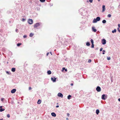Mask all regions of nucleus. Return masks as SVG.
Returning <instances> with one entry per match:
<instances>
[{
  "label": "nucleus",
  "instance_id": "obj_1",
  "mask_svg": "<svg viewBox=\"0 0 120 120\" xmlns=\"http://www.w3.org/2000/svg\"><path fill=\"white\" fill-rule=\"evenodd\" d=\"M107 96L106 94H104L102 95L101 98L102 99L105 100L107 99Z\"/></svg>",
  "mask_w": 120,
  "mask_h": 120
},
{
  "label": "nucleus",
  "instance_id": "obj_2",
  "mask_svg": "<svg viewBox=\"0 0 120 120\" xmlns=\"http://www.w3.org/2000/svg\"><path fill=\"white\" fill-rule=\"evenodd\" d=\"M96 90L98 92H100L101 91V88L99 86H97L96 88Z\"/></svg>",
  "mask_w": 120,
  "mask_h": 120
},
{
  "label": "nucleus",
  "instance_id": "obj_3",
  "mask_svg": "<svg viewBox=\"0 0 120 120\" xmlns=\"http://www.w3.org/2000/svg\"><path fill=\"white\" fill-rule=\"evenodd\" d=\"M28 22L30 24H32L33 23V21L31 19H28Z\"/></svg>",
  "mask_w": 120,
  "mask_h": 120
},
{
  "label": "nucleus",
  "instance_id": "obj_4",
  "mask_svg": "<svg viewBox=\"0 0 120 120\" xmlns=\"http://www.w3.org/2000/svg\"><path fill=\"white\" fill-rule=\"evenodd\" d=\"M56 78H55L54 77H51V80L53 82H56Z\"/></svg>",
  "mask_w": 120,
  "mask_h": 120
},
{
  "label": "nucleus",
  "instance_id": "obj_5",
  "mask_svg": "<svg viewBox=\"0 0 120 120\" xmlns=\"http://www.w3.org/2000/svg\"><path fill=\"white\" fill-rule=\"evenodd\" d=\"M106 43V40L105 39H103L102 40L101 43L103 45H105Z\"/></svg>",
  "mask_w": 120,
  "mask_h": 120
},
{
  "label": "nucleus",
  "instance_id": "obj_6",
  "mask_svg": "<svg viewBox=\"0 0 120 120\" xmlns=\"http://www.w3.org/2000/svg\"><path fill=\"white\" fill-rule=\"evenodd\" d=\"M40 25V23L39 22H37L34 25V28L38 27Z\"/></svg>",
  "mask_w": 120,
  "mask_h": 120
},
{
  "label": "nucleus",
  "instance_id": "obj_7",
  "mask_svg": "<svg viewBox=\"0 0 120 120\" xmlns=\"http://www.w3.org/2000/svg\"><path fill=\"white\" fill-rule=\"evenodd\" d=\"M102 12H104L105 10V6L103 5L102 6Z\"/></svg>",
  "mask_w": 120,
  "mask_h": 120
},
{
  "label": "nucleus",
  "instance_id": "obj_8",
  "mask_svg": "<svg viewBox=\"0 0 120 120\" xmlns=\"http://www.w3.org/2000/svg\"><path fill=\"white\" fill-rule=\"evenodd\" d=\"M58 96L61 98H62L63 97V94L61 93H59L58 94Z\"/></svg>",
  "mask_w": 120,
  "mask_h": 120
},
{
  "label": "nucleus",
  "instance_id": "obj_9",
  "mask_svg": "<svg viewBox=\"0 0 120 120\" xmlns=\"http://www.w3.org/2000/svg\"><path fill=\"white\" fill-rule=\"evenodd\" d=\"M16 89H14L11 90V92L12 93H14L16 92Z\"/></svg>",
  "mask_w": 120,
  "mask_h": 120
},
{
  "label": "nucleus",
  "instance_id": "obj_10",
  "mask_svg": "<svg viewBox=\"0 0 120 120\" xmlns=\"http://www.w3.org/2000/svg\"><path fill=\"white\" fill-rule=\"evenodd\" d=\"M2 106H0V112H2L5 110V109L3 108H2Z\"/></svg>",
  "mask_w": 120,
  "mask_h": 120
},
{
  "label": "nucleus",
  "instance_id": "obj_11",
  "mask_svg": "<svg viewBox=\"0 0 120 120\" xmlns=\"http://www.w3.org/2000/svg\"><path fill=\"white\" fill-rule=\"evenodd\" d=\"M92 31L94 32H96L97 31L96 29L95 28V27H92Z\"/></svg>",
  "mask_w": 120,
  "mask_h": 120
},
{
  "label": "nucleus",
  "instance_id": "obj_12",
  "mask_svg": "<svg viewBox=\"0 0 120 120\" xmlns=\"http://www.w3.org/2000/svg\"><path fill=\"white\" fill-rule=\"evenodd\" d=\"M51 115L52 116L54 117H55L56 116V114L54 112H52L51 113Z\"/></svg>",
  "mask_w": 120,
  "mask_h": 120
},
{
  "label": "nucleus",
  "instance_id": "obj_13",
  "mask_svg": "<svg viewBox=\"0 0 120 120\" xmlns=\"http://www.w3.org/2000/svg\"><path fill=\"white\" fill-rule=\"evenodd\" d=\"M96 19L97 21H99L100 20V17H97Z\"/></svg>",
  "mask_w": 120,
  "mask_h": 120
},
{
  "label": "nucleus",
  "instance_id": "obj_14",
  "mask_svg": "<svg viewBox=\"0 0 120 120\" xmlns=\"http://www.w3.org/2000/svg\"><path fill=\"white\" fill-rule=\"evenodd\" d=\"M96 113L98 115L99 113V110L98 109H97L96 110Z\"/></svg>",
  "mask_w": 120,
  "mask_h": 120
},
{
  "label": "nucleus",
  "instance_id": "obj_15",
  "mask_svg": "<svg viewBox=\"0 0 120 120\" xmlns=\"http://www.w3.org/2000/svg\"><path fill=\"white\" fill-rule=\"evenodd\" d=\"M71 96L70 95H69L67 97V98L68 99H71Z\"/></svg>",
  "mask_w": 120,
  "mask_h": 120
},
{
  "label": "nucleus",
  "instance_id": "obj_16",
  "mask_svg": "<svg viewBox=\"0 0 120 120\" xmlns=\"http://www.w3.org/2000/svg\"><path fill=\"white\" fill-rule=\"evenodd\" d=\"M11 70L13 72H15V68H12L11 69Z\"/></svg>",
  "mask_w": 120,
  "mask_h": 120
},
{
  "label": "nucleus",
  "instance_id": "obj_17",
  "mask_svg": "<svg viewBox=\"0 0 120 120\" xmlns=\"http://www.w3.org/2000/svg\"><path fill=\"white\" fill-rule=\"evenodd\" d=\"M41 102V100L40 99H39L37 102V103L38 104H40Z\"/></svg>",
  "mask_w": 120,
  "mask_h": 120
},
{
  "label": "nucleus",
  "instance_id": "obj_18",
  "mask_svg": "<svg viewBox=\"0 0 120 120\" xmlns=\"http://www.w3.org/2000/svg\"><path fill=\"white\" fill-rule=\"evenodd\" d=\"M47 73L49 75H50L51 74V71L50 70L48 71H47Z\"/></svg>",
  "mask_w": 120,
  "mask_h": 120
},
{
  "label": "nucleus",
  "instance_id": "obj_19",
  "mask_svg": "<svg viewBox=\"0 0 120 120\" xmlns=\"http://www.w3.org/2000/svg\"><path fill=\"white\" fill-rule=\"evenodd\" d=\"M96 19H94L93 21V23H96V22H97V20Z\"/></svg>",
  "mask_w": 120,
  "mask_h": 120
},
{
  "label": "nucleus",
  "instance_id": "obj_20",
  "mask_svg": "<svg viewBox=\"0 0 120 120\" xmlns=\"http://www.w3.org/2000/svg\"><path fill=\"white\" fill-rule=\"evenodd\" d=\"M90 43L89 42H87L86 43V45L88 46H89L90 45Z\"/></svg>",
  "mask_w": 120,
  "mask_h": 120
},
{
  "label": "nucleus",
  "instance_id": "obj_21",
  "mask_svg": "<svg viewBox=\"0 0 120 120\" xmlns=\"http://www.w3.org/2000/svg\"><path fill=\"white\" fill-rule=\"evenodd\" d=\"M116 31V29H114V30H112V33H115Z\"/></svg>",
  "mask_w": 120,
  "mask_h": 120
},
{
  "label": "nucleus",
  "instance_id": "obj_22",
  "mask_svg": "<svg viewBox=\"0 0 120 120\" xmlns=\"http://www.w3.org/2000/svg\"><path fill=\"white\" fill-rule=\"evenodd\" d=\"M106 21L105 20H103L102 21V23L104 24H105L106 22Z\"/></svg>",
  "mask_w": 120,
  "mask_h": 120
},
{
  "label": "nucleus",
  "instance_id": "obj_23",
  "mask_svg": "<svg viewBox=\"0 0 120 120\" xmlns=\"http://www.w3.org/2000/svg\"><path fill=\"white\" fill-rule=\"evenodd\" d=\"M34 35V34L32 33H31L30 34V37H31L33 36Z\"/></svg>",
  "mask_w": 120,
  "mask_h": 120
},
{
  "label": "nucleus",
  "instance_id": "obj_24",
  "mask_svg": "<svg viewBox=\"0 0 120 120\" xmlns=\"http://www.w3.org/2000/svg\"><path fill=\"white\" fill-rule=\"evenodd\" d=\"M21 44H22L21 43H18L17 44V45L18 46H19L21 45Z\"/></svg>",
  "mask_w": 120,
  "mask_h": 120
},
{
  "label": "nucleus",
  "instance_id": "obj_25",
  "mask_svg": "<svg viewBox=\"0 0 120 120\" xmlns=\"http://www.w3.org/2000/svg\"><path fill=\"white\" fill-rule=\"evenodd\" d=\"M111 16V15L110 14H109L107 15V17H108L110 18Z\"/></svg>",
  "mask_w": 120,
  "mask_h": 120
},
{
  "label": "nucleus",
  "instance_id": "obj_26",
  "mask_svg": "<svg viewBox=\"0 0 120 120\" xmlns=\"http://www.w3.org/2000/svg\"><path fill=\"white\" fill-rule=\"evenodd\" d=\"M90 41H91V42L92 43V44H94V41H93V40L91 39V40H90Z\"/></svg>",
  "mask_w": 120,
  "mask_h": 120
},
{
  "label": "nucleus",
  "instance_id": "obj_27",
  "mask_svg": "<svg viewBox=\"0 0 120 120\" xmlns=\"http://www.w3.org/2000/svg\"><path fill=\"white\" fill-rule=\"evenodd\" d=\"M107 59L108 60H109L111 59V58L110 57H107Z\"/></svg>",
  "mask_w": 120,
  "mask_h": 120
},
{
  "label": "nucleus",
  "instance_id": "obj_28",
  "mask_svg": "<svg viewBox=\"0 0 120 120\" xmlns=\"http://www.w3.org/2000/svg\"><path fill=\"white\" fill-rule=\"evenodd\" d=\"M94 44H92L91 47L92 48H94Z\"/></svg>",
  "mask_w": 120,
  "mask_h": 120
},
{
  "label": "nucleus",
  "instance_id": "obj_29",
  "mask_svg": "<svg viewBox=\"0 0 120 120\" xmlns=\"http://www.w3.org/2000/svg\"><path fill=\"white\" fill-rule=\"evenodd\" d=\"M105 50H103L102 51V54H105Z\"/></svg>",
  "mask_w": 120,
  "mask_h": 120
},
{
  "label": "nucleus",
  "instance_id": "obj_30",
  "mask_svg": "<svg viewBox=\"0 0 120 120\" xmlns=\"http://www.w3.org/2000/svg\"><path fill=\"white\" fill-rule=\"evenodd\" d=\"M27 37V35H24L23 36V38H26Z\"/></svg>",
  "mask_w": 120,
  "mask_h": 120
},
{
  "label": "nucleus",
  "instance_id": "obj_31",
  "mask_svg": "<svg viewBox=\"0 0 120 120\" xmlns=\"http://www.w3.org/2000/svg\"><path fill=\"white\" fill-rule=\"evenodd\" d=\"M4 100V98H1V100L2 101H3V100Z\"/></svg>",
  "mask_w": 120,
  "mask_h": 120
},
{
  "label": "nucleus",
  "instance_id": "obj_32",
  "mask_svg": "<svg viewBox=\"0 0 120 120\" xmlns=\"http://www.w3.org/2000/svg\"><path fill=\"white\" fill-rule=\"evenodd\" d=\"M26 20V19H24V18H22V21L23 22H24Z\"/></svg>",
  "mask_w": 120,
  "mask_h": 120
},
{
  "label": "nucleus",
  "instance_id": "obj_33",
  "mask_svg": "<svg viewBox=\"0 0 120 120\" xmlns=\"http://www.w3.org/2000/svg\"><path fill=\"white\" fill-rule=\"evenodd\" d=\"M89 1L90 2V3H92V1H93V0H87V2H89Z\"/></svg>",
  "mask_w": 120,
  "mask_h": 120
},
{
  "label": "nucleus",
  "instance_id": "obj_34",
  "mask_svg": "<svg viewBox=\"0 0 120 120\" xmlns=\"http://www.w3.org/2000/svg\"><path fill=\"white\" fill-rule=\"evenodd\" d=\"M7 117H8V118H9L10 117V115H9V114H8L7 115Z\"/></svg>",
  "mask_w": 120,
  "mask_h": 120
},
{
  "label": "nucleus",
  "instance_id": "obj_35",
  "mask_svg": "<svg viewBox=\"0 0 120 120\" xmlns=\"http://www.w3.org/2000/svg\"><path fill=\"white\" fill-rule=\"evenodd\" d=\"M84 11L83 10V9L82 8L80 9L79 10V11L80 12L81 11Z\"/></svg>",
  "mask_w": 120,
  "mask_h": 120
},
{
  "label": "nucleus",
  "instance_id": "obj_36",
  "mask_svg": "<svg viewBox=\"0 0 120 120\" xmlns=\"http://www.w3.org/2000/svg\"><path fill=\"white\" fill-rule=\"evenodd\" d=\"M49 5L51 7L53 5V4H49Z\"/></svg>",
  "mask_w": 120,
  "mask_h": 120
},
{
  "label": "nucleus",
  "instance_id": "obj_37",
  "mask_svg": "<svg viewBox=\"0 0 120 120\" xmlns=\"http://www.w3.org/2000/svg\"><path fill=\"white\" fill-rule=\"evenodd\" d=\"M103 48H101L100 49V51H102Z\"/></svg>",
  "mask_w": 120,
  "mask_h": 120
},
{
  "label": "nucleus",
  "instance_id": "obj_38",
  "mask_svg": "<svg viewBox=\"0 0 120 120\" xmlns=\"http://www.w3.org/2000/svg\"><path fill=\"white\" fill-rule=\"evenodd\" d=\"M91 60L90 59H89V60L88 62L89 63H90L91 62Z\"/></svg>",
  "mask_w": 120,
  "mask_h": 120
},
{
  "label": "nucleus",
  "instance_id": "obj_39",
  "mask_svg": "<svg viewBox=\"0 0 120 120\" xmlns=\"http://www.w3.org/2000/svg\"><path fill=\"white\" fill-rule=\"evenodd\" d=\"M40 2L42 3L44 2L45 0H40Z\"/></svg>",
  "mask_w": 120,
  "mask_h": 120
},
{
  "label": "nucleus",
  "instance_id": "obj_40",
  "mask_svg": "<svg viewBox=\"0 0 120 120\" xmlns=\"http://www.w3.org/2000/svg\"><path fill=\"white\" fill-rule=\"evenodd\" d=\"M117 30L119 32H120V30L119 29V28L118 27L117 28Z\"/></svg>",
  "mask_w": 120,
  "mask_h": 120
},
{
  "label": "nucleus",
  "instance_id": "obj_41",
  "mask_svg": "<svg viewBox=\"0 0 120 120\" xmlns=\"http://www.w3.org/2000/svg\"><path fill=\"white\" fill-rule=\"evenodd\" d=\"M15 31L16 32H18V30L17 29H16L15 30Z\"/></svg>",
  "mask_w": 120,
  "mask_h": 120
},
{
  "label": "nucleus",
  "instance_id": "obj_42",
  "mask_svg": "<svg viewBox=\"0 0 120 120\" xmlns=\"http://www.w3.org/2000/svg\"><path fill=\"white\" fill-rule=\"evenodd\" d=\"M65 68H62V71H64V70L65 69Z\"/></svg>",
  "mask_w": 120,
  "mask_h": 120
},
{
  "label": "nucleus",
  "instance_id": "obj_43",
  "mask_svg": "<svg viewBox=\"0 0 120 120\" xmlns=\"http://www.w3.org/2000/svg\"><path fill=\"white\" fill-rule=\"evenodd\" d=\"M6 72L7 74H9V72L8 71H6Z\"/></svg>",
  "mask_w": 120,
  "mask_h": 120
},
{
  "label": "nucleus",
  "instance_id": "obj_44",
  "mask_svg": "<svg viewBox=\"0 0 120 120\" xmlns=\"http://www.w3.org/2000/svg\"><path fill=\"white\" fill-rule=\"evenodd\" d=\"M32 89V88L31 87H29V90H30Z\"/></svg>",
  "mask_w": 120,
  "mask_h": 120
},
{
  "label": "nucleus",
  "instance_id": "obj_45",
  "mask_svg": "<svg viewBox=\"0 0 120 120\" xmlns=\"http://www.w3.org/2000/svg\"><path fill=\"white\" fill-rule=\"evenodd\" d=\"M118 26L119 27H120V24H118Z\"/></svg>",
  "mask_w": 120,
  "mask_h": 120
},
{
  "label": "nucleus",
  "instance_id": "obj_46",
  "mask_svg": "<svg viewBox=\"0 0 120 120\" xmlns=\"http://www.w3.org/2000/svg\"><path fill=\"white\" fill-rule=\"evenodd\" d=\"M67 115L68 116H69V114L68 113H67Z\"/></svg>",
  "mask_w": 120,
  "mask_h": 120
},
{
  "label": "nucleus",
  "instance_id": "obj_47",
  "mask_svg": "<svg viewBox=\"0 0 120 120\" xmlns=\"http://www.w3.org/2000/svg\"><path fill=\"white\" fill-rule=\"evenodd\" d=\"M118 8H120V4L118 6Z\"/></svg>",
  "mask_w": 120,
  "mask_h": 120
},
{
  "label": "nucleus",
  "instance_id": "obj_48",
  "mask_svg": "<svg viewBox=\"0 0 120 120\" xmlns=\"http://www.w3.org/2000/svg\"><path fill=\"white\" fill-rule=\"evenodd\" d=\"M64 70L65 71H67V69H66L65 68V69H64Z\"/></svg>",
  "mask_w": 120,
  "mask_h": 120
},
{
  "label": "nucleus",
  "instance_id": "obj_49",
  "mask_svg": "<svg viewBox=\"0 0 120 120\" xmlns=\"http://www.w3.org/2000/svg\"><path fill=\"white\" fill-rule=\"evenodd\" d=\"M56 108H58V107H59V106L58 105H57L56 106Z\"/></svg>",
  "mask_w": 120,
  "mask_h": 120
},
{
  "label": "nucleus",
  "instance_id": "obj_50",
  "mask_svg": "<svg viewBox=\"0 0 120 120\" xmlns=\"http://www.w3.org/2000/svg\"><path fill=\"white\" fill-rule=\"evenodd\" d=\"M118 101L120 102V98H119L118 99Z\"/></svg>",
  "mask_w": 120,
  "mask_h": 120
},
{
  "label": "nucleus",
  "instance_id": "obj_51",
  "mask_svg": "<svg viewBox=\"0 0 120 120\" xmlns=\"http://www.w3.org/2000/svg\"><path fill=\"white\" fill-rule=\"evenodd\" d=\"M49 54V52L47 53V54H46L47 56H48V54Z\"/></svg>",
  "mask_w": 120,
  "mask_h": 120
},
{
  "label": "nucleus",
  "instance_id": "obj_52",
  "mask_svg": "<svg viewBox=\"0 0 120 120\" xmlns=\"http://www.w3.org/2000/svg\"><path fill=\"white\" fill-rule=\"evenodd\" d=\"M73 84L72 83H71V86H73Z\"/></svg>",
  "mask_w": 120,
  "mask_h": 120
},
{
  "label": "nucleus",
  "instance_id": "obj_53",
  "mask_svg": "<svg viewBox=\"0 0 120 120\" xmlns=\"http://www.w3.org/2000/svg\"><path fill=\"white\" fill-rule=\"evenodd\" d=\"M66 119L67 120H69L68 119V118H66Z\"/></svg>",
  "mask_w": 120,
  "mask_h": 120
},
{
  "label": "nucleus",
  "instance_id": "obj_54",
  "mask_svg": "<svg viewBox=\"0 0 120 120\" xmlns=\"http://www.w3.org/2000/svg\"><path fill=\"white\" fill-rule=\"evenodd\" d=\"M50 54H51V55H52V52H50Z\"/></svg>",
  "mask_w": 120,
  "mask_h": 120
},
{
  "label": "nucleus",
  "instance_id": "obj_55",
  "mask_svg": "<svg viewBox=\"0 0 120 120\" xmlns=\"http://www.w3.org/2000/svg\"><path fill=\"white\" fill-rule=\"evenodd\" d=\"M3 120V119H0V120Z\"/></svg>",
  "mask_w": 120,
  "mask_h": 120
},
{
  "label": "nucleus",
  "instance_id": "obj_56",
  "mask_svg": "<svg viewBox=\"0 0 120 120\" xmlns=\"http://www.w3.org/2000/svg\"><path fill=\"white\" fill-rule=\"evenodd\" d=\"M98 49V48H96V50H97Z\"/></svg>",
  "mask_w": 120,
  "mask_h": 120
},
{
  "label": "nucleus",
  "instance_id": "obj_57",
  "mask_svg": "<svg viewBox=\"0 0 120 120\" xmlns=\"http://www.w3.org/2000/svg\"><path fill=\"white\" fill-rule=\"evenodd\" d=\"M36 2L37 3V1L35 2Z\"/></svg>",
  "mask_w": 120,
  "mask_h": 120
}]
</instances>
